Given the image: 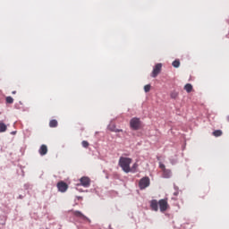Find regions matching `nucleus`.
Instances as JSON below:
<instances>
[{"label":"nucleus","mask_w":229,"mask_h":229,"mask_svg":"<svg viewBox=\"0 0 229 229\" xmlns=\"http://www.w3.org/2000/svg\"><path fill=\"white\" fill-rule=\"evenodd\" d=\"M131 162V158L121 157L118 162V165H120L123 173H131V167H130Z\"/></svg>","instance_id":"nucleus-1"},{"label":"nucleus","mask_w":229,"mask_h":229,"mask_svg":"<svg viewBox=\"0 0 229 229\" xmlns=\"http://www.w3.org/2000/svg\"><path fill=\"white\" fill-rule=\"evenodd\" d=\"M130 126H131V130H134V131L140 130V128L142 126V122L140 121V118L134 117V118L131 119Z\"/></svg>","instance_id":"nucleus-2"},{"label":"nucleus","mask_w":229,"mask_h":229,"mask_svg":"<svg viewBox=\"0 0 229 229\" xmlns=\"http://www.w3.org/2000/svg\"><path fill=\"white\" fill-rule=\"evenodd\" d=\"M158 207L160 212H165L169 209V203L167 202V199H161L158 201Z\"/></svg>","instance_id":"nucleus-3"},{"label":"nucleus","mask_w":229,"mask_h":229,"mask_svg":"<svg viewBox=\"0 0 229 229\" xmlns=\"http://www.w3.org/2000/svg\"><path fill=\"white\" fill-rule=\"evenodd\" d=\"M149 185H150L149 177H143L139 182V187L140 191H144V189H147V187H149Z\"/></svg>","instance_id":"nucleus-4"},{"label":"nucleus","mask_w":229,"mask_h":229,"mask_svg":"<svg viewBox=\"0 0 229 229\" xmlns=\"http://www.w3.org/2000/svg\"><path fill=\"white\" fill-rule=\"evenodd\" d=\"M162 72V64H157L152 71L151 77L157 78Z\"/></svg>","instance_id":"nucleus-5"},{"label":"nucleus","mask_w":229,"mask_h":229,"mask_svg":"<svg viewBox=\"0 0 229 229\" xmlns=\"http://www.w3.org/2000/svg\"><path fill=\"white\" fill-rule=\"evenodd\" d=\"M57 189L59 192H67V189H69V185L67 184V182L64 181H60L59 182H57Z\"/></svg>","instance_id":"nucleus-6"},{"label":"nucleus","mask_w":229,"mask_h":229,"mask_svg":"<svg viewBox=\"0 0 229 229\" xmlns=\"http://www.w3.org/2000/svg\"><path fill=\"white\" fill-rule=\"evenodd\" d=\"M80 182L82 187H90V178L84 176L80 179Z\"/></svg>","instance_id":"nucleus-7"},{"label":"nucleus","mask_w":229,"mask_h":229,"mask_svg":"<svg viewBox=\"0 0 229 229\" xmlns=\"http://www.w3.org/2000/svg\"><path fill=\"white\" fill-rule=\"evenodd\" d=\"M73 216H75V217H80V219H82L83 221H89L90 222V219H89V217H87L85 215H83L80 211H74Z\"/></svg>","instance_id":"nucleus-8"},{"label":"nucleus","mask_w":229,"mask_h":229,"mask_svg":"<svg viewBox=\"0 0 229 229\" xmlns=\"http://www.w3.org/2000/svg\"><path fill=\"white\" fill-rule=\"evenodd\" d=\"M150 208L154 212H158V202L157 199H153L150 202Z\"/></svg>","instance_id":"nucleus-9"},{"label":"nucleus","mask_w":229,"mask_h":229,"mask_svg":"<svg viewBox=\"0 0 229 229\" xmlns=\"http://www.w3.org/2000/svg\"><path fill=\"white\" fill-rule=\"evenodd\" d=\"M39 155L41 157H44V155H47V145H41L38 150Z\"/></svg>","instance_id":"nucleus-10"},{"label":"nucleus","mask_w":229,"mask_h":229,"mask_svg":"<svg viewBox=\"0 0 229 229\" xmlns=\"http://www.w3.org/2000/svg\"><path fill=\"white\" fill-rule=\"evenodd\" d=\"M184 90H186V92L188 93L192 92V84H190V83L186 84L184 86Z\"/></svg>","instance_id":"nucleus-11"},{"label":"nucleus","mask_w":229,"mask_h":229,"mask_svg":"<svg viewBox=\"0 0 229 229\" xmlns=\"http://www.w3.org/2000/svg\"><path fill=\"white\" fill-rule=\"evenodd\" d=\"M49 126H50V128H56V126H58V121L51 120L49 122Z\"/></svg>","instance_id":"nucleus-12"},{"label":"nucleus","mask_w":229,"mask_h":229,"mask_svg":"<svg viewBox=\"0 0 229 229\" xmlns=\"http://www.w3.org/2000/svg\"><path fill=\"white\" fill-rule=\"evenodd\" d=\"M8 130V127H6V124L4 123H0V133H4V131H6Z\"/></svg>","instance_id":"nucleus-13"},{"label":"nucleus","mask_w":229,"mask_h":229,"mask_svg":"<svg viewBox=\"0 0 229 229\" xmlns=\"http://www.w3.org/2000/svg\"><path fill=\"white\" fill-rule=\"evenodd\" d=\"M213 135H214V137H221V135H223V131L216 130V131H213Z\"/></svg>","instance_id":"nucleus-14"},{"label":"nucleus","mask_w":229,"mask_h":229,"mask_svg":"<svg viewBox=\"0 0 229 229\" xmlns=\"http://www.w3.org/2000/svg\"><path fill=\"white\" fill-rule=\"evenodd\" d=\"M5 101L8 105H12L13 103V98L6 97Z\"/></svg>","instance_id":"nucleus-15"},{"label":"nucleus","mask_w":229,"mask_h":229,"mask_svg":"<svg viewBox=\"0 0 229 229\" xmlns=\"http://www.w3.org/2000/svg\"><path fill=\"white\" fill-rule=\"evenodd\" d=\"M137 167H139V165L137 163H134L132 165V167L131 168V173H135L137 171Z\"/></svg>","instance_id":"nucleus-16"},{"label":"nucleus","mask_w":229,"mask_h":229,"mask_svg":"<svg viewBox=\"0 0 229 229\" xmlns=\"http://www.w3.org/2000/svg\"><path fill=\"white\" fill-rule=\"evenodd\" d=\"M172 65L177 69V67H180V60H174Z\"/></svg>","instance_id":"nucleus-17"},{"label":"nucleus","mask_w":229,"mask_h":229,"mask_svg":"<svg viewBox=\"0 0 229 229\" xmlns=\"http://www.w3.org/2000/svg\"><path fill=\"white\" fill-rule=\"evenodd\" d=\"M170 96L172 99H176V98H178V92L173 91Z\"/></svg>","instance_id":"nucleus-18"},{"label":"nucleus","mask_w":229,"mask_h":229,"mask_svg":"<svg viewBox=\"0 0 229 229\" xmlns=\"http://www.w3.org/2000/svg\"><path fill=\"white\" fill-rule=\"evenodd\" d=\"M144 90H145V92H149V90H151V85L150 84L145 85Z\"/></svg>","instance_id":"nucleus-19"},{"label":"nucleus","mask_w":229,"mask_h":229,"mask_svg":"<svg viewBox=\"0 0 229 229\" xmlns=\"http://www.w3.org/2000/svg\"><path fill=\"white\" fill-rule=\"evenodd\" d=\"M110 131H114V133H119V132L123 131V129H115V128L112 129V128H110Z\"/></svg>","instance_id":"nucleus-20"},{"label":"nucleus","mask_w":229,"mask_h":229,"mask_svg":"<svg viewBox=\"0 0 229 229\" xmlns=\"http://www.w3.org/2000/svg\"><path fill=\"white\" fill-rule=\"evenodd\" d=\"M81 144H82V147H83V148H89V141H87V140H83V141L81 142Z\"/></svg>","instance_id":"nucleus-21"},{"label":"nucleus","mask_w":229,"mask_h":229,"mask_svg":"<svg viewBox=\"0 0 229 229\" xmlns=\"http://www.w3.org/2000/svg\"><path fill=\"white\" fill-rule=\"evenodd\" d=\"M159 167H160V169H162V171H164V173H167V170H165V165H164V164H160L159 165Z\"/></svg>","instance_id":"nucleus-22"},{"label":"nucleus","mask_w":229,"mask_h":229,"mask_svg":"<svg viewBox=\"0 0 229 229\" xmlns=\"http://www.w3.org/2000/svg\"><path fill=\"white\" fill-rule=\"evenodd\" d=\"M170 174H171V172H168V174H167L166 178H169Z\"/></svg>","instance_id":"nucleus-23"},{"label":"nucleus","mask_w":229,"mask_h":229,"mask_svg":"<svg viewBox=\"0 0 229 229\" xmlns=\"http://www.w3.org/2000/svg\"><path fill=\"white\" fill-rule=\"evenodd\" d=\"M174 196H178V192H174Z\"/></svg>","instance_id":"nucleus-24"},{"label":"nucleus","mask_w":229,"mask_h":229,"mask_svg":"<svg viewBox=\"0 0 229 229\" xmlns=\"http://www.w3.org/2000/svg\"><path fill=\"white\" fill-rule=\"evenodd\" d=\"M12 94H17V91H13Z\"/></svg>","instance_id":"nucleus-25"}]
</instances>
